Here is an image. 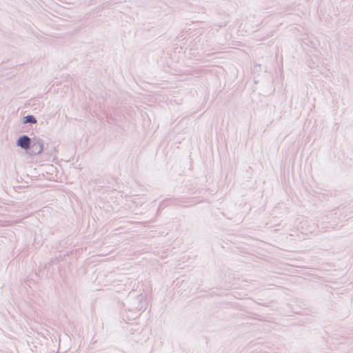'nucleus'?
Masks as SVG:
<instances>
[{"label": "nucleus", "mask_w": 353, "mask_h": 353, "mask_svg": "<svg viewBox=\"0 0 353 353\" xmlns=\"http://www.w3.org/2000/svg\"><path fill=\"white\" fill-rule=\"evenodd\" d=\"M39 147H40V150L39 151H41L42 150V148H43V146H42V145H40Z\"/></svg>", "instance_id": "7ed1b4c3"}, {"label": "nucleus", "mask_w": 353, "mask_h": 353, "mask_svg": "<svg viewBox=\"0 0 353 353\" xmlns=\"http://www.w3.org/2000/svg\"><path fill=\"white\" fill-rule=\"evenodd\" d=\"M37 122L35 118L33 116H27L25 117L24 123H35Z\"/></svg>", "instance_id": "f03ea898"}, {"label": "nucleus", "mask_w": 353, "mask_h": 353, "mask_svg": "<svg viewBox=\"0 0 353 353\" xmlns=\"http://www.w3.org/2000/svg\"><path fill=\"white\" fill-rule=\"evenodd\" d=\"M17 144L23 149H28L30 145V139L27 136H23L19 139Z\"/></svg>", "instance_id": "f257e3e1"}]
</instances>
